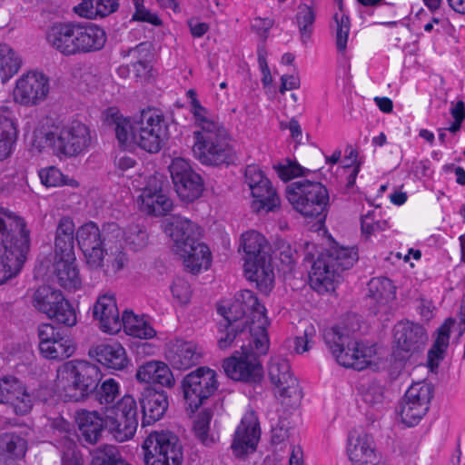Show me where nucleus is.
I'll use <instances>...</instances> for the list:
<instances>
[{
	"label": "nucleus",
	"instance_id": "1",
	"mask_svg": "<svg viewBox=\"0 0 465 465\" xmlns=\"http://www.w3.org/2000/svg\"><path fill=\"white\" fill-rule=\"evenodd\" d=\"M223 319L216 324L217 346L220 350H227L240 344L241 352L235 351L231 357L225 359L223 368L226 375L234 380L261 385L263 378V368L259 360L261 355L254 342L258 328L250 325L246 317H237L233 312H226L225 308H218Z\"/></svg>",
	"mask_w": 465,
	"mask_h": 465
},
{
	"label": "nucleus",
	"instance_id": "2",
	"mask_svg": "<svg viewBox=\"0 0 465 465\" xmlns=\"http://www.w3.org/2000/svg\"><path fill=\"white\" fill-rule=\"evenodd\" d=\"M30 235L23 217L0 210V285L21 272L30 252Z\"/></svg>",
	"mask_w": 465,
	"mask_h": 465
},
{
	"label": "nucleus",
	"instance_id": "3",
	"mask_svg": "<svg viewBox=\"0 0 465 465\" xmlns=\"http://www.w3.org/2000/svg\"><path fill=\"white\" fill-rule=\"evenodd\" d=\"M47 44L65 56L101 50L106 42L103 28L94 24L54 23L45 33Z\"/></svg>",
	"mask_w": 465,
	"mask_h": 465
},
{
	"label": "nucleus",
	"instance_id": "4",
	"mask_svg": "<svg viewBox=\"0 0 465 465\" xmlns=\"http://www.w3.org/2000/svg\"><path fill=\"white\" fill-rule=\"evenodd\" d=\"M89 127L80 121L58 126L42 124L34 131L33 146L39 152L51 150L56 156L74 157L89 148Z\"/></svg>",
	"mask_w": 465,
	"mask_h": 465
},
{
	"label": "nucleus",
	"instance_id": "5",
	"mask_svg": "<svg viewBox=\"0 0 465 465\" xmlns=\"http://www.w3.org/2000/svg\"><path fill=\"white\" fill-rule=\"evenodd\" d=\"M358 258L356 248L341 246L338 243L321 252L314 261L310 254H306L304 261L312 262L309 272L312 288L319 293L334 291L335 282H338L341 273L351 269Z\"/></svg>",
	"mask_w": 465,
	"mask_h": 465
},
{
	"label": "nucleus",
	"instance_id": "6",
	"mask_svg": "<svg viewBox=\"0 0 465 465\" xmlns=\"http://www.w3.org/2000/svg\"><path fill=\"white\" fill-rule=\"evenodd\" d=\"M170 236L173 241V251L183 259L184 266L196 274L211 264L209 247L199 241L200 231L196 223L180 215L170 222Z\"/></svg>",
	"mask_w": 465,
	"mask_h": 465
},
{
	"label": "nucleus",
	"instance_id": "7",
	"mask_svg": "<svg viewBox=\"0 0 465 465\" xmlns=\"http://www.w3.org/2000/svg\"><path fill=\"white\" fill-rule=\"evenodd\" d=\"M56 372L55 386L67 401L87 399L102 379L99 367L86 361H69Z\"/></svg>",
	"mask_w": 465,
	"mask_h": 465
},
{
	"label": "nucleus",
	"instance_id": "8",
	"mask_svg": "<svg viewBox=\"0 0 465 465\" xmlns=\"http://www.w3.org/2000/svg\"><path fill=\"white\" fill-rule=\"evenodd\" d=\"M241 247L244 252L246 278L254 282L262 292L268 294L274 284V272L264 236L256 231L246 232L242 234Z\"/></svg>",
	"mask_w": 465,
	"mask_h": 465
},
{
	"label": "nucleus",
	"instance_id": "9",
	"mask_svg": "<svg viewBox=\"0 0 465 465\" xmlns=\"http://www.w3.org/2000/svg\"><path fill=\"white\" fill-rule=\"evenodd\" d=\"M323 339L336 361L346 368L362 371L371 363L375 346L353 340L349 331L340 325L324 330Z\"/></svg>",
	"mask_w": 465,
	"mask_h": 465
},
{
	"label": "nucleus",
	"instance_id": "10",
	"mask_svg": "<svg viewBox=\"0 0 465 465\" xmlns=\"http://www.w3.org/2000/svg\"><path fill=\"white\" fill-rule=\"evenodd\" d=\"M193 156L206 166H228L236 161L231 135L222 125L211 130L194 131Z\"/></svg>",
	"mask_w": 465,
	"mask_h": 465
},
{
	"label": "nucleus",
	"instance_id": "11",
	"mask_svg": "<svg viewBox=\"0 0 465 465\" xmlns=\"http://www.w3.org/2000/svg\"><path fill=\"white\" fill-rule=\"evenodd\" d=\"M120 235L115 223H104L102 229L94 222L81 225L76 231V241L91 269L103 266L105 247Z\"/></svg>",
	"mask_w": 465,
	"mask_h": 465
},
{
	"label": "nucleus",
	"instance_id": "12",
	"mask_svg": "<svg viewBox=\"0 0 465 465\" xmlns=\"http://www.w3.org/2000/svg\"><path fill=\"white\" fill-rule=\"evenodd\" d=\"M286 197L292 207L305 217H326L329 192L319 182L303 180L293 182L286 187Z\"/></svg>",
	"mask_w": 465,
	"mask_h": 465
},
{
	"label": "nucleus",
	"instance_id": "13",
	"mask_svg": "<svg viewBox=\"0 0 465 465\" xmlns=\"http://www.w3.org/2000/svg\"><path fill=\"white\" fill-rule=\"evenodd\" d=\"M227 312H233L237 317H246L250 325L258 328V333L254 338L257 350L260 352H268L270 341L267 332L269 321L267 311L262 304L252 291L242 290L239 292L233 303Z\"/></svg>",
	"mask_w": 465,
	"mask_h": 465
},
{
	"label": "nucleus",
	"instance_id": "14",
	"mask_svg": "<svg viewBox=\"0 0 465 465\" xmlns=\"http://www.w3.org/2000/svg\"><path fill=\"white\" fill-rule=\"evenodd\" d=\"M136 143L144 151L158 153L169 139L168 122L157 109H144L134 121Z\"/></svg>",
	"mask_w": 465,
	"mask_h": 465
},
{
	"label": "nucleus",
	"instance_id": "15",
	"mask_svg": "<svg viewBox=\"0 0 465 465\" xmlns=\"http://www.w3.org/2000/svg\"><path fill=\"white\" fill-rule=\"evenodd\" d=\"M181 387L187 408L194 412L218 390L217 373L209 367H198L183 377Z\"/></svg>",
	"mask_w": 465,
	"mask_h": 465
},
{
	"label": "nucleus",
	"instance_id": "16",
	"mask_svg": "<svg viewBox=\"0 0 465 465\" xmlns=\"http://www.w3.org/2000/svg\"><path fill=\"white\" fill-rule=\"evenodd\" d=\"M33 303L39 312L66 327H73L77 322L74 307L63 293L54 287L40 286L34 293Z\"/></svg>",
	"mask_w": 465,
	"mask_h": 465
},
{
	"label": "nucleus",
	"instance_id": "17",
	"mask_svg": "<svg viewBox=\"0 0 465 465\" xmlns=\"http://www.w3.org/2000/svg\"><path fill=\"white\" fill-rule=\"evenodd\" d=\"M145 465H183V447L179 438H145L142 444Z\"/></svg>",
	"mask_w": 465,
	"mask_h": 465
},
{
	"label": "nucleus",
	"instance_id": "18",
	"mask_svg": "<svg viewBox=\"0 0 465 465\" xmlns=\"http://www.w3.org/2000/svg\"><path fill=\"white\" fill-rule=\"evenodd\" d=\"M396 348L394 355L400 361L409 360L412 355L421 352L428 341L425 328L411 321H401L393 329Z\"/></svg>",
	"mask_w": 465,
	"mask_h": 465
},
{
	"label": "nucleus",
	"instance_id": "19",
	"mask_svg": "<svg viewBox=\"0 0 465 465\" xmlns=\"http://www.w3.org/2000/svg\"><path fill=\"white\" fill-rule=\"evenodd\" d=\"M268 374L283 404L290 406L299 404L302 393L297 379L291 373L288 360L282 357L272 358L268 365Z\"/></svg>",
	"mask_w": 465,
	"mask_h": 465
},
{
	"label": "nucleus",
	"instance_id": "20",
	"mask_svg": "<svg viewBox=\"0 0 465 465\" xmlns=\"http://www.w3.org/2000/svg\"><path fill=\"white\" fill-rule=\"evenodd\" d=\"M169 171L175 192L181 200L193 202L198 199L204 189L203 180L183 158H174Z\"/></svg>",
	"mask_w": 465,
	"mask_h": 465
},
{
	"label": "nucleus",
	"instance_id": "21",
	"mask_svg": "<svg viewBox=\"0 0 465 465\" xmlns=\"http://www.w3.org/2000/svg\"><path fill=\"white\" fill-rule=\"evenodd\" d=\"M0 403L7 404L16 415L28 414L34 405V398L22 381L14 375L0 378Z\"/></svg>",
	"mask_w": 465,
	"mask_h": 465
},
{
	"label": "nucleus",
	"instance_id": "22",
	"mask_svg": "<svg viewBox=\"0 0 465 465\" xmlns=\"http://www.w3.org/2000/svg\"><path fill=\"white\" fill-rule=\"evenodd\" d=\"M74 421L82 436H102V433L117 436L118 421L113 416H104L97 411L79 410L74 414Z\"/></svg>",
	"mask_w": 465,
	"mask_h": 465
},
{
	"label": "nucleus",
	"instance_id": "23",
	"mask_svg": "<svg viewBox=\"0 0 465 465\" xmlns=\"http://www.w3.org/2000/svg\"><path fill=\"white\" fill-rule=\"evenodd\" d=\"M48 91V79L43 74L32 73L17 80L14 95L21 104L29 105L44 100Z\"/></svg>",
	"mask_w": 465,
	"mask_h": 465
},
{
	"label": "nucleus",
	"instance_id": "24",
	"mask_svg": "<svg viewBox=\"0 0 465 465\" xmlns=\"http://www.w3.org/2000/svg\"><path fill=\"white\" fill-rule=\"evenodd\" d=\"M138 203L141 211L153 216L166 215L173 208L172 200L163 193L155 179L142 190Z\"/></svg>",
	"mask_w": 465,
	"mask_h": 465
},
{
	"label": "nucleus",
	"instance_id": "25",
	"mask_svg": "<svg viewBox=\"0 0 465 465\" xmlns=\"http://www.w3.org/2000/svg\"><path fill=\"white\" fill-rule=\"evenodd\" d=\"M139 401L143 412V426L159 420L165 413L169 404L166 392L157 391L150 385L143 388Z\"/></svg>",
	"mask_w": 465,
	"mask_h": 465
},
{
	"label": "nucleus",
	"instance_id": "26",
	"mask_svg": "<svg viewBox=\"0 0 465 465\" xmlns=\"http://www.w3.org/2000/svg\"><path fill=\"white\" fill-rule=\"evenodd\" d=\"M202 351L193 341L176 340L166 351V359L173 369L188 370L200 362Z\"/></svg>",
	"mask_w": 465,
	"mask_h": 465
},
{
	"label": "nucleus",
	"instance_id": "27",
	"mask_svg": "<svg viewBox=\"0 0 465 465\" xmlns=\"http://www.w3.org/2000/svg\"><path fill=\"white\" fill-rule=\"evenodd\" d=\"M93 315L99 321L100 329L110 334L121 331L119 311L114 295L104 294L94 305Z\"/></svg>",
	"mask_w": 465,
	"mask_h": 465
},
{
	"label": "nucleus",
	"instance_id": "28",
	"mask_svg": "<svg viewBox=\"0 0 465 465\" xmlns=\"http://www.w3.org/2000/svg\"><path fill=\"white\" fill-rule=\"evenodd\" d=\"M89 355L108 369L122 371L128 364L125 349L116 341L94 346L89 350Z\"/></svg>",
	"mask_w": 465,
	"mask_h": 465
},
{
	"label": "nucleus",
	"instance_id": "29",
	"mask_svg": "<svg viewBox=\"0 0 465 465\" xmlns=\"http://www.w3.org/2000/svg\"><path fill=\"white\" fill-rule=\"evenodd\" d=\"M116 413L114 420L118 421L116 434L122 436H134L138 427L137 404L134 398L125 394L116 404Z\"/></svg>",
	"mask_w": 465,
	"mask_h": 465
},
{
	"label": "nucleus",
	"instance_id": "30",
	"mask_svg": "<svg viewBox=\"0 0 465 465\" xmlns=\"http://www.w3.org/2000/svg\"><path fill=\"white\" fill-rule=\"evenodd\" d=\"M353 465H380L381 456L370 438H349L347 448Z\"/></svg>",
	"mask_w": 465,
	"mask_h": 465
},
{
	"label": "nucleus",
	"instance_id": "31",
	"mask_svg": "<svg viewBox=\"0 0 465 465\" xmlns=\"http://www.w3.org/2000/svg\"><path fill=\"white\" fill-rule=\"evenodd\" d=\"M136 379L146 384H159L164 387H172L174 384L170 368L158 361H149L142 364L137 370Z\"/></svg>",
	"mask_w": 465,
	"mask_h": 465
},
{
	"label": "nucleus",
	"instance_id": "32",
	"mask_svg": "<svg viewBox=\"0 0 465 465\" xmlns=\"http://www.w3.org/2000/svg\"><path fill=\"white\" fill-rule=\"evenodd\" d=\"M455 323V319L450 317L437 330V337L427 355V365L431 371L438 370L440 362L445 357V352L450 344V331Z\"/></svg>",
	"mask_w": 465,
	"mask_h": 465
},
{
	"label": "nucleus",
	"instance_id": "33",
	"mask_svg": "<svg viewBox=\"0 0 465 465\" xmlns=\"http://www.w3.org/2000/svg\"><path fill=\"white\" fill-rule=\"evenodd\" d=\"M104 123L113 127L115 137L122 146H125L132 142L136 143V131L134 130V122L131 123L128 118L123 116L115 107H109L104 112Z\"/></svg>",
	"mask_w": 465,
	"mask_h": 465
},
{
	"label": "nucleus",
	"instance_id": "34",
	"mask_svg": "<svg viewBox=\"0 0 465 465\" xmlns=\"http://www.w3.org/2000/svg\"><path fill=\"white\" fill-rule=\"evenodd\" d=\"M54 274L57 282L61 287L66 290H77L81 286V278L79 271L75 264L74 253L72 257L64 255H55Z\"/></svg>",
	"mask_w": 465,
	"mask_h": 465
},
{
	"label": "nucleus",
	"instance_id": "35",
	"mask_svg": "<svg viewBox=\"0 0 465 465\" xmlns=\"http://www.w3.org/2000/svg\"><path fill=\"white\" fill-rule=\"evenodd\" d=\"M76 240L75 225L69 216H63L57 224L54 239L55 255L72 257Z\"/></svg>",
	"mask_w": 465,
	"mask_h": 465
},
{
	"label": "nucleus",
	"instance_id": "36",
	"mask_svg": "<svg viewBox=\"0 0 465 465\" xmlns=\"http://www.w3.org/2000/svg\"><path fill=\"white\" fill-rule=\"evenodd\" d=\"M251 194L253 198L252 209L255 213L273 212L280 206V198L270 180H267V183H262L261 185L254 187Z\"/></svg>",
	"mask_w": 465,
	"mask_h": 465
},
{
	"label": "nucleus",
	"instance_id": "37",
	"mask_svg": "<svg viewBox=\"0 0 465 465\" xmlns=\"http://www.w3.org/2000/svg\"><path fill=\"white\" fill-rule=\"evenodd\" d=\"M16 136L17 129L12 113L7 106H3L0 114V161L11 154Z\"/></svg>",
	"mask_w": 465,
	"mask_h": 465
},
{
	"label": "nucleus",
	"instance_id": "38",
	"mask_svg": "<svg viewBox=\"0 0 465 465\" xmlns=\"http://www.w3.org/2000/svg\"><path fill=\"white\" fill-rule=\"evenodd\" d=\"M119 8V0H82L74 7L75 13L85 18L105 17Z\"/></svg>",
	"mask_w": 465,
	"mask_h": 465
},
{
	"label": "nucleus",
	"instance_id": "39",
	"mask_svg": "<svg viewBox=\"0 0 465 465\" xmlns=\"http://www.w3.org/2000/svg\"><path fill=\"white\" fill-rule=\"evenodd\" d=\"M121 329L126 334L140 339H151L156 334L153 328L143 318L135 315L132 311H124L120 320Z\"/></svg>",
	"mask_w": 465,
	"mask_h": 465
},
{
	"label": "nucleus",
	"instance_id": "40",
	"mask_svg": "<svg viewBox=\"0 0 465 465\" xmlns=\"http://www.w3.org/2000/svg\"><path fill=\"white\" fill-rule=\"evenodd\" d=\"M74 351L75 347L73 341L62 333L50 341L49 343L41 346L40 349V352L45 358L59 361L69 358Z\"/></svg>",
	"mask_w": 465,
	"mask_h": 465
},
{
	"label": "nucleus",
	"instance_id": "41",
	"mask_svg": "<svg viewBox=\"0 0 465 465\" xmlns=\"http://www.w3.org/2000/svg\"><path fill=\"white\" fill-rule=\"evenodd\" d=\"M368 296L378 303H387L396 296V288L387 277H374L368 282Z\"/></svg>",
	"mask_w": 465,
	"mask_h": 465
},
{
	"label": "nucleus",
	"instance_id": "42",
	"mask_svg": "<svg viewBox=\"0 0 465 465\" xmlns=\"http://www.w3.org/2000/svg\"><path fill=\"white\" fill-rule=\"evenodd\" d=\"M21 59L6 44H0V79L5 84L20 69Z\"/></svg>",
	"mask_w": 465,
	"mask_h": 465
},
{
	"label": "nucleus",
	"instance_id": "43",
	"mask_svg": "<svg viewBox=\"0 0 465 465\" xmlns=\"http://www.w3.org/2000/svg\"><path fill=\"white\" fill-rule=\"evenodd\" d=\"M119 383L112 378L105 380L100 387L97 386L94 392L91 393V396L100 405H104L105 408L114 406V401L119 397Z\"/></svg>",
	"mask_w": 465,
	"mask_h": 465
},
{
	"label": "nucleus",
	"instance_id": "44",
	"mask_svg": "<svg viewBox=\"0 0 465 465\" xmlns=\"http://www.w3.org/2000/svg\"><path fill=\"white\" fill-rule=\"evenodd\" d=\"M429 409L428 406L403 398L400 411L401 421L408 427L415 426L428 412Z\"/></svg>",
	"mask_w": 465,
	"mask_h": 465
},
{
	"label": "nucleus",
	"instance_id": "45",
	"mask_svg": "<svg viewBox=\"0 0 465 465\" xmlns=\"http://www.w3.org/2000/svg\"><path fill=\"white\" fill-rule=\"evenodd\" d=\"M433 395V385L423 381L412 383L406 391L403 398L430 407Z\"/></svg>",
	"mask_w": 465,
	"mask_h": 465
},
{
	"label": "nucleus",
	"instance_id": "46",
	"mask_svg": "<svg viewBox=\"0 0 465 465\" xmlns=\"http://www.w3.org/2000/svg\"><path fill=\"white\" fill-rule=\"evenodd\" d=\"M149 53V45L145 42L140 43L134 47H130L127 50H122L121 52L124 57L132 56L135 59V62L133 63V67L134 68L137 75L148 71L149 62L147 57Z\"/></svg>",
	"mask_w": 465,
	"mask_h": 465
},
{
	"label": "nucleus",
	"instance_id": "47",
	"mask_svg": "<svg viewBox=\"0 0 465 465\" xmlns=\"http://www.w3.org/2000/svg\"><path fill=\"white\" fill-rule=\"evenodd\" d=\"M91 454L93 457L91 465H120V463H126L113 445H101L91 450Z\"/></svg>",
	"mask_w": 465,
	"mask_h": 465
},
{
	"label": "nucleus",
	"instance_id": "48",
	"mask_svg": "<svg viewBox=\"0 0 465 465\" xmlns=\"http://www.w3.org/2000/svg\"><path fill=\"white\" fill-rule=\"evenodd\" d=\"M125 243L134 252L144 249L149 243V234L140 224L130 225L124 232Z\"/></svg>",
	"mask_w": 465,
	"mask_h": 465
},
{
	"label": "nucleus",
	"instance_id": "49",
	"mask_svg": "<svg viewBox=\"0 0 465 465\" xmlns=\"http://www.w3.org/2000/svg\"><path fill=\"white\" fill-rule=\"evenodd\" d=\"M41 183L46 187H56L61 185H76L73 179H67L55 166H49L39 171Z\"/></svg>",
	"mask_w": 465,
	"mask_h": 465
},
{
	"label": "nucleus",
	"instance_id": "50",
	"mask_svg": "<svg viewBox=\"0 0 465 465\" xmlns=\"http://www.w3.org/2000/svg\"><path fill=\"white\" fill-rule=\"evenodd\" d=\"M59 447L63 452L62 465H84L83 456L72 438H60Z\"/></svg>",
	"mask_w": 465,
	"mask_h": 465
},
{
	"label": "nucleus",
	"instance_id": "51",
	"mask_svg": "<svg viewBox=\"0 0 465 465\" xmlns=\"http://www.w3.org/2000/svg\"><path fill=\"white\" fill-rule=\"evenodd\" d=\"M191 113L195 124L200 127L198 131L211 130L223 125L219 121L212 118L208 109L203 106L200 102H194V105L191 106Z\"/></svg>",
	"mask_w": 465,
	"mask_h": 465
},
{
	"label": "nucleus",
	"instance_id": "52",
	"mask_svg": "<svg viewBox=\"0 0 465 465\" xmlns=\"http://www.w3.org/2000/svg\"><path fill=\"white\" fill-rule=\"evenodd\" d=\"M296 21L302 39L309 38L311 36L312 25L315 21L313 9L306 4L300 5L296 14Z\"/></svg>",
	"mask_w": 465,
	"mask_h": 465
},
{
	"label": "nucleus",
	"instance_id": "53",
	"mask_svg": "<svg viewBox=\"0 0 465 465\" xmlns=\"http://www.w3.org/2000/svg\"><path fill=\"white\" fill-rule=\"evenodd\" d=\"M261 426L256 413L247 411L237 426L233 436H261Z\"/></svg>",
	"mask_w": 465,
	"mask_h": 465
},
{
	"label": "nucleus",
	"instance_id": "54",
	"mask_svg": "<svg viewBox=\"0 0 465 465\" xmlns=\"http://www.w3.org/2000/svg\"><path fill=\"white\" fill-rule=\"evenodd\" d=\"M334 20L336 22V46L340 52L345 51L347 47L348 37L351 30V20L346 14H335Z\"/></svg>",
	"mask_w": 465,
	"mask_h": 465
},
{
	"label": "nucleus",
	"instance_id": "55",
	"mask_svg": "<svg viewBox=\"0 0 465 465\" xmlns=\"http://www.w3.org/2000/svg\"><path fill=\"white\" fill-rule=\"evenodd\" d=\"M278 176L284 182L295 177L305 176L310 170L300 165L296 161L287 159L285 164H279L275 167Z\"/></svg>",
	"mask_w": 465,
	"mask_h": 465
},
{
	"label": "nucleus",
	"instance_id": "56",
	"mask_svg": "<svg viewBox=\"0 0 465 465\" xmlns=\"http://www.w3.org/2000/svg\"><path fill=\"white\" fill-rule=\"evenodd\" d=\"M171 291L173 293V299L181 305L187 304L192 297V289L190 283L180 277H177L172 286Z\"/></svg>",
	"mask_w": 465,
	"mask_h": 465
},
{
	"label": "nucleus",
	"instance_id": "57",
	"mask_svg": "<svg viewBox=\"0 0 465 465\" xmlns=\"http://www.w3.org/2000/svg\"><path fill=\"white\" fill-rule=\"evenodd\" d=\"M361 228L362 234L368 238L375 232L385 231L388 228V223L386 220L374 221L373 212H368L361 219Z\"/></svg>",
	"mask_w": 465,
	"mask_h": 465
},
{
	"label": "nucleus",
	"instance_id": "58",
	"mask_svg": "<svg viewBox=\"0 0 465 465\" xmlns=\"http://www.w3.org/2000/svg\"><path fill=\"white\" fill-rule=\"evenodd\" d=\"M212 418L213 411L210 409H204L199 412L195 417L193 425L195 436H208Z\"/></svg>",
	"mask_w": 465,
	"mask_h": 465
},
{
	"label": "nucleus",
	"instance_id": "59",
	"mask_svg": "<svg viewBox=\"0 0 465 465\" xmlns=\"http://www.w3.org/2000/svg\"><path fill=\"white\" fill-rule=\"evenodd\" d=\"M260 438H234L232 449L235 456L242 457L253 452Z\"/></svg>",
	"mask_w": 465,
	"mask_h": 465
},
{
	"label": "nucleus",
	"instance_id": "60",
	"mask_svg": "<svg viewBox=\"0 0 465 465\" xmlns=\"http://www.w3.org/2000/svg\"><path fill=\"white\" fill-rule=\"evenodd\" d=\"M269 180L263 172L254 164L247 165L244 172V183L248 185L251 192L254 187L261 185L262 183H267Z\"/></svg>",
	"mask_w": 465,
	"mask_h": 465
},
{
	"label": "nucleus",
	"instance_id": "61",
	"mask_svg": "<svg viewBox=\"0 0 465 465\" xmlns=\"http://www.w3.org/2000/svg\"><path fill=\"white\" fill-rule=\"evenodd\" d=\"M135 12L133 15V19L142 22L149 23L153 25H161L162 21L155 14L151 13L143 5V0H133Z\"/></svg>",
	"mask_w": 465,
	"mask_h": 465
},
{
	"label": "nucleus",
	"instance_id": "62",
	"mask_svg": "<svg viewBox=\"0 0 465 465\" xmlns=\"http://www.w3.org/2000/svg\"><path fill=\"white\" fill-rule=\"evenodd\" d=\"M384 388L382 385L372 382L362 393V400L369 405L375 406L383 401Z\"/></svg>",
	"mask_w": 465,
	"mask_h": 465
},
{
	"label": "nucleus",
	"instance_id": "63",
	"mask_svg": "<svg viewBox=\"0 0 465 465\" xmlns=\"http://www.w3.org/2000/svg\"><path fill=\"white\" fill-rule=\"evenodd\" d=\"M315 333L316 331L314 326L312 324H308L303 331V335L297 336L294 339V351L297 353H303L307 351Z\"/></svg>",
	"mask_w": 465,
	"mask_h": 465
},
{
	"label": "nucleus",
	"instance_id": "64",
	"mask_svg": "<svg viewBox=\"0 0 465 465\" xmlns=\"http://www.w3.org/2000/svg\"><path fill=\"white\" fill-rule=\"evenodd\" d=\"M297 428L291 426V421L286 418H280L275 426L272 428V436H294L299 434Z\"/></svg>",
	"mask_w": 465,
	"mask_h": 465
}]
</instances>
